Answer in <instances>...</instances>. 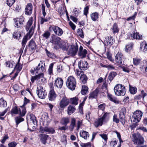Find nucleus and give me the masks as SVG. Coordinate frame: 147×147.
Wrapping results in <instances>:
<instances>
[{"label":"nucleus","mask_w":147,"mask_h":147,"mask_svg":"<svg viewBox=\"0 0 147 147\" xmlns=\"http://www.w3.org/2000/svg\"><path fill=\"white\" fill-rule=\"evenodd\" d=\"M114 90L115 95L117 96H123L126 92L125 86L120 84H117Z\"/></svg>","instance_id":"f257e3e1"},{"label":"nucleus","mask_w":147,"mask_h":147,"mask_svg":"<svg viewBox=\"0 0 147 147\" xmlns=\"http://www.w3.org/2000/svg\"><path fill=\"white\" fill-rule=\"evenodd\" d=\"M66 84L67 87L69 89L73 90L75 89L76 87V80L74 77L70 76L67 79Z\"/></svg>","instance_id":"f03ea898"},{"label":"nucleus","mask_w":147,"mask_h":147,"mask_svg":"<svg viewBox=\"0 0 147 147\" xmlns=\"http://www.w3.org/2000/svg\"><path fill=\"white\" fill-rule=\"evenodd\" d=\"M21 109H18L16 106L13 107L11 111V113L12 115L19 114L21 116H24L26 113V109L25 107H21Z\"/></svg>","instance_id":"7ed1b4c3"},{"label":"nucleus","mask_w":147,"mask_h":147,"mask_svg":"<svg viewBox=\"0 0 147 147\" xmlns=\"http://www.w3.org/2000/svg\"><path fill=\"white\" fill-rule=\"evenodd\" d=\"M133 141L134 144L137 146H140V145L143 144L144 143V138L140 134H133Z\"/></svg>","instance_id":"20e7f679"},{"label":"nucleus","mask_w":147,"mask_h":147,"mask_svg":"<svg viewBox=\"0 0 147 147\" xmlns=\"http://www.w3.org/2000/svg\"><path fill=\"white\" fill-rule=\"evenodd\" d=\"M78 50V46L77 43L71 45L70 48L68 51L67 54L69 56L74 57L77 54Z\"/></svg>","instance_id":"39448f33"},{"label":"nucleus","mask_w":147,"mask_h":147,"mask_svg":"<svg viewBox=\"0 0 147 147\" xmlns=\"http://www.w3.org/2000/svg\"><path fill=\"white\" fill-rule=\"evenodd\" d=\"M33 21V18H30L28 21L26 27V29L27 31H28L30 29L29 31V33L30 35H32L33 34L35 26V24L34 23V26H32L31 27Z\"/></svg>","instance_id":"423d86ee"},{"label":"nucleus","mask_w":147,"mask_h":147,"mask_svg":"<svg viewBox=\"0 0 147 147\" xmlns=\"http://www.w3.org/2000/svg\"><path fill=\"white\" fill-rule=\"evenodd\" d=\"M37 93L38 97L42 99H44L47 95L45 90L41 86L37 87Z\"/></svg>","instance_id":"0eeeda50"},{"label":"nucleus","mask_w":147,"mask_h":147,"mask_svg":"<svg viewBox=\"0 0 147 147\" xmlns=\"http://www.w3.org/2000/svg\"><path fill=\"white\" fill-rule=\"evenodd\" d=\"M143 113L140 111L137 110L135 112L132 116L133 121L138 123L140 121Z\"/></svg>","instance_id":"6e6552de"},{"label":"nucleus","mask_w":147,"mask_h":147,"mask_svg":"<svg viewBox=\"0 0 147 147\" xmlns=\"http://www.w3.org/2000/svg\"><path fill=\"white\" fill-rule=\"evenodd\" d=\"M45 65L44 61H40V63H39L37 66L36 69H34V71H36V74L38 73H41L45 70Z\"/></svg>","instance_id":"1a4fd4ad"},{"label":"nucleus","mask_w":147,"mask_h":147,"mask_svg":"<svg viewBox=\"0 0 147 147\" xmlns=\"http://www.w3.org/2000/svg\"><path fill=\"white\" fill-rule=\"evenodd\" d=\"M123 54L121 52H118L115 57V61L117 64L121 65L123 64Z\"/></svg>","instance_id":"9d476101"},{"label":"nucleus","mask_w":147,"mask_h":147,"mask_svg":"<svg viewBox=\"0 0 147 147\" xmlns=\"http://www.w3.org/2000/svg\"><path fill=\"white\" fill-rule=\"evenodd\" d=\"M49 29L50 31L53 30L55 34L58 36H61L63 34L62 29L57 26H51L49 27Z\"/></svg>","instance_id":"9b49d317"},{"label":"nucleus","mask_w":147,"mask_h":147,"mask_svg":"<svg viewBox=\"0 0 147 147\" xmlns=\"http://www.w3.org/2000/svg\"><path fill=\"white\" fill-rule=\"evenodd\" d=\"M126 109L125 107L122 108L120 111L119 117L121 120V122L123 125L125 124V115L126 113Z\"/></svg>","instance_id":"f8f14e48"},{"label":"nucleus","mask_w":147,"mask_h":147,"mask_svg":"<svg viewBox=\"0 0 147 147\" xmlns=\"http://www.w3.org/2000/svg\"><path fill=\"white\" fill-rule=\"evenodd\" d=\"M40 129L42 132H46L48 133L53 134L55 132L54 129L51 127L41 126L40 128Z\"/></svg>","instance_id":"ddd939ff"},{"label":"nucleus","mask_w":147,"mask_h":147,"mask_svg":"<svg viewBox=\"0 0 147 147\" xmlns=\"http://www.w3.org/2000/svg\"><path fill=\"white\" fill-rule=\"evenodd\" d=\"M79 68L82 70H86L88 68V64L86 61H81L78 63Z\"/></svg>","instance_id":"4468645a"},{"label":"nucleus","mask_w":147,"mask_h":147,"mask_svg":"<svg viewBox=\"0 0 147 147\" xmlns=\"http://www.w3.org/2000/svg\"><path fill=\"white\" fill-rule=\"evenodd\" d=\"M69 103V100L67 99L66 97H63L60 103V107L63 109L67 106Z\"/></svg>","instance_id":"2eb2a0df"},{"label":"nucleus","mask_w":147,"mask_h":147,"mask_svg":"<svg viewBox=\"0 0 147 147\" xmlns=\"http://www.w3.org/2000/svg\"><path fill=\"white\" fill-rule=\"evenodd\" d=\"M37 45L33 39H31L29 42L28 45L29 50L34 52L36 48Z\"/></svg>","instance_id":"dca6fc26"},{"label":"nucleus","mask_w":147,"mask_h":147,"mask_svg":"<svg viewBox=\"0 0 147 147\" xmlns=\"http://www.w3.org/2000/svg\"><path fill=\"white\" fill-rule=\"evenodd\" d=\"M87 51L85 49H83L82 47L80 46L78 52V55L81 58H84L86 57Z\"/></svg>","instance_id":"f3484780"},{"label":"nucleus","mask_w":147,"mask_h":147,"mask_svg":"<svg viewBox=\"0 0 147 147\" xmlns=\"http://www.w3.org/2000/svg\"><path fill=\"white\" fill-rule=\"evenodd\" d=\"M24 18L22 16H21L20 18H17L15 22L16 27H21L23 25V22L24 21Z\"/></svg>","instance_id":"a211bd4d"},{"label":"nucleus","mask_w":147,"mask_h":147,"mask_svg":"<svg viewBox=\"0 0 147 147\" xmlns=\"http://www.w3.org/2000/svg\"><path fill=\"white\" fill-rule=\"evenodd\" d=\"M57 45H58L60 48L63 51L67 50L69 47L67 43L63 41H59V44Z\"/></svg>","instance_id":"6ab92c4d"},{"label":"nucleus","mask_w":147,"mask_h":147,"mask_svg":"<svg viewBox=\"0 0 147 147\" xmlns=\"http://www.w3.org/2000/svg\"><path fill=\"white\" fill-rule=\"evenodd\" d=\"M32 5L31 3H29L26 6L25 9V14L27 15H30L32 13Z\"/></svg>","instance_id":"aec40b11"},{"label":"nucleus","mask_w":147,"mask_h":147,"mask_svg":"<svg viewBox=\"0 0 147 147\" xmlns=\"http://www.w3.org/2000/svg\"><path fill=\"white\" fill-rule=\"evenodd\" d=\"M39 136L41 142L43 144H45L47 143V140L49 136L47 134H39Z\"/></svg>","instance_id":"412c9836"},{"label":"nucleus","mask_w":147,"mask_h":147,"mask_svg":"<svg viewBox=\"0 0 147 147\" xmlns=\"http://www.w3.org/2000/svg\"><path fill=\"white\" fill-rule=\"evenodd\" d=\"M113 38L111 36L107 37L105 38L104 42L105 45L111 46L113 45L114 43Z\"/></svg>","instance_id":"4be33fe9"},{"label":"nucleus","mask_w":147,"mask_h":147,"mask_svg":"<svg viewBox=\"0 0 147 147\" xmlns=\"http://www.w3.org/2000/svg\"><path fill=\"white\" fill-rule=\"evenodd\" d=\"M56 96V94L55 93L53 89H51L50 90L49 92V100L51 101H53L55 99Z\"/></svg>","instance_id":"5701e85b"},{"label":"nucleus","mask_w":147,"mask_h":147,"mask_svg":"<svg viewBox=\"0 0 147 147\" xmlns=\"http://www.w3.org/2000/svg\"><path fill=\"white\" fill-rule=\"evenodd\" d=\"M63 84V81L62 79L58 78L55 81L54 85L58 88H61Z\"/></svg>","instance_id":"b1692460"},{"label":"nucleus","mask_w":147,"mask_h":147,"mask_svg":"<svg viewBox=\"0 0 147 147\" xmlns=\"http://www.w3.org/2000/svg\"><path fill=\"white\" fill-rule=\"evenodd\" d=\"M60 39L59 37H57L55 36H52L50 39V42L53 44L57 45L59 44V40Z\"/></svg>","instance_id":"393cba45"},{"label":"nucleus","mask_w":147,"mask_h":147,"mask_svg":"<svg viewBox=\"0 0 147 147\" xmlns=\"http://www.w3.org/2000/svg\"><path fill=\"white\" fill-rule=\"evenodd\" d=\"M99 92V89L97 88L90 93V95L88 97L90 99H92L94 98H96Z\"/></svg>","instance_id":"a878e982"},{"label":"nucleus","mask_w":147,"mask_h":147,"mask_svg":"<svg viewBox=\"0 0 147 147\" xmlns=\"http://www.w3.org/2000/svg\"><path fill=\"white\" fill-rule=\"evenodd\" d=\"M107 96L108 99L111 101H112L115 104H119L120 101L115 97H114L110 94L108 93Z\"/></svg>","instance_id":"bb28decb"},{"label":"nucleus","mask_w":147,"mask_h":147,"mask_svg":"<svg viewBox=\"0 0 147 147\" xmlns=\"http://www.w3.org/2000/svg\"><path fill=\"white\" fill-rule=\"evenodd\" d=\"M141 67H140L142 71H143L144 72L147 71V61H144L141 63Z\"/></svg>","instance_id":"cd10ccee"},{"label":"nucleus","mask_w":147,"mask_h":147,"mask_svg":"<svg viewBox=\"0 0 147 147\" xmlns=\"http://www.w3.org/2000/svg\"><path fill=\"white\" fill-rule=\"evenodd\" d=\"M80 136L82 138H83L85 140H86L87 138L89 137V133L84 131H81L80 132Z\"/></svg>","instance_id":"c85d7f7f"},{"label":"nucleus","mask_w":147,"mask_h":147,"mask_svg":"<svg viewBox=\"0 0 147 147\" xmlns=\"http://www.w3.org/2000/svg\"><path fill=\"white\" fill-rule=\"evenodd\" d=\"M39 74L35 76H32L31 79V81L32 82H33L34 80H38L39 79L43 77L44 74L42 73H39Z\"/></svg>","instance_id":"c756f323"},{"label":"nucleus","mask_w":147,"mask_h":147,"mask_svg":"<svg viewBox=\"0 0 147 147\" xmlns=\"http://www.w3.org/2000/svg\"><path fill=\"white\" fill-rule=\"evenodd\" d=\"M103 122L102 120L100 118L97 119H96L95 121L94 125L95 127H98L102 125Z\"/></svg>","instance_id":"7c9ffc66"},{"label":"nucleus","mask_w":147,"mask_h":147,"mask_svg":"<svg viewBox=\"0 0 147 147\" xmlns=\"http://www.w3.org/2000/svg\"><path fill=\"white\" fill-rule=\"evenodd\" d=\"M69 122V119L68 117H63L61 120V123L63 125L66 126Z\"/></svg>","instance_id":"2f4dec72"},{"label":"nucleus","mask_w":147,"mask_h":147,"mask_svg":"<svg viewBox=\"0 0 147 147\" xmlns=\"http://www.w3.org/2000/svg\"><path fill=\"white\" fill-rule=\"evenodd\" d=\"M103 122H107L109 118V113L106 112L100 118Z\"/></svg>","instance_id":"473e14b6"},{"label":"nucleus","mask_w":147,"mask_h":147,"mask_svg":"<svg viewBox=\"0 0 147 147\" xmlns=\"http://www.w3.org/2000/svg\"><path fill=\"white\" fill-rule=\"evenodd\" d=\"M22 116L17 117L15 118V120L16 122V127H17L18 125L21 122L24 121V119L22 118Z\"/></svg>","instance_id":"72a5a7b5"},{"label":"nucleus","mask_w":147,"mask_h":147,"mask_svg":"<svg viewBox=\"0 0 147 147\" xmlns=\"http://www.w3.org/2000/svg\"><path fill=\"white\" fill-rule=\"evenodd\" d=\"M13 37L15 39H19L21 36V34L20 31H15L13 33Z\"/></svg>","instance_id":"f704fd0d"},{"label":"nucleus","mask_w":147,"mask_h":147,"mask_svg":"<svg viewBox=\"0 0 147 147\" xmlns=\"http://www.w3.org/2000/svg\"><path fill=\"white\" fill-rule=\"evenodd\" d=\"M91 19L94 21H96L98 17V14L96 12L92 13L90 14Z\"/></svg>","instance_id":"c9c22d12"},{"label":"nucleus","mask_w":147,"mask_h":147,"mask_svg":"<svg viewBox=\"0 0 147 147\" xmlns=\"http://www.w3.org/2000/svg\"><path fill=\"white\" fill-rule=\"evenodd\" d=\"M129 91L131 94H134L137 92V88L136 87H133L130 85H129Z\"/></svg>","instance_id":"e433bc0d"},{"label":"nucleus","mask_w":147,"mask_h":147,"mask_svg":"<svg viewBox=\"0 0 147 147\" xmlns=\"http://www.w3.org/2000/svg\"><path fill=\"white\" fill-rule=\"evenodd\" d=\"M134 44L132 42H130L129 44L126 45L125 51L127 52L130 51L132 49Z\"/></svg>","instance_id":"4c0bfd02"},{"label":"nucleus","mask_w":147,"mask_h":147,"mask_svg":"<svg viewBox=\"0 0 147 147\" xmlns=\"http://www.w3.org/2000/svg\"><path fill=\"white\" fill-rule=\"evenodd\" d=\"M68 114L70 115L75 111L76 109L74 106L70 105L68 107Z\"/></svg>","instance_id":"58836bf2"},{"label":"nucleus","mask_w":147,"mask_h":147,"mask_svg":"<svg viewBox=\"0 0 147 147\" xmlns=\"http://www.w3.org/2000/svg\"><path fill=\"white\" fill-rule=\"evenodd\" d=\"M80 79L83 83L85 84L87 82L88 78L86 75L82 74L80 77Z\"/></svg>","instance_id":"ea45409f"},{"label":"nucleus","mask_w":147,"mask_h":147,"mask_svg":"<svg viewBox=\"0 0 147 147\" xmlns=\"http://www.w3.org/2000/svg\"><path fill=\"white\" fill-rule=\"evenodd\" d=\"M51 33L48 31H46L42 35L43 37V38L47 39L50 36Z\"/></svg>","instance_id":"a19ab883"},{"label":"nucleus","mask_w":147,"mask_h":147,"mask_svg":"<svg viewBox=\"0 0 147 147\" xmlns=\"http://www.w3.org/2000/svg\"><path fill=\"white\" fill-rule=\"evenodd\" d=\"M117 75V73L115 72H112L110 73L109 74V76H108V79L110 81H111Z\"/></svg>","instance_id":"79ce46f5"},{"label":"nucleus","mask_w":147,"mask_h":147,"mask_svg":"<svg viewBox=\"0 0 147 147\" xmlns=\"http://www.w3.org/2000/svg\"><path fill=\"white\" fill-rule=\"evenodd\" d=\"M113 31L114 34L118 33L119 31V30L117 24L116 23H114L113 28Z\"/></svg>","instance_id":"37998d69"},{"label":"nucleus","mask_w":147,"mask_h":147,"mask_svg":"<svg viewBox=\"0 0 147 147\" xmlns=\"http://www.w3.org/2000/svg\"><path fill=\"white\" fill-rule=\"evenodd\" d=\"M7 103L6 101H5L2 98L0 99V107H6Z\"/></svg>","instance_id":"c03bdc74"},{"label":"nucleus","mask_w":147,"mask_h":147,"mask_svg":"<svg viewBox=\"0 0 147 147\" xmlns=\"http://www.w3.org/2000/svg\"><path fill=\"white\" fill-rule=\"evenodd\" d=\"M130 36L132 37L133 38L136 39H140V37L137 33L130 34Z\"/></svg>","instance_id":"a18cd8bd"},{"label":"nucleus","mask_w":147,"mask_h":147,"mask_svg":"<svg viewBox=\"0 0 147 147\" xmlns=\"http://www.w3.org/2000/svg\"><path fill=\"white\" fill-rule=\"evenodd\" d=\"M30 119L32 121L34 125H37V121L35 119V116L33 115H30Z\"/></svg>","instance_id":"49530a36"},{"label":"nucleus","mask_w":147,"mask_h":147,"mask_svg":"<svg viewBox=\"0 0 147 147\" xmlns=\"http://www.w3.org/2000/svg\"><path fill=\"white\" fill-rule=\"evenodd\" d=\"M16 0H7V4L9 7L11 6Z\"/></svg>","instance_id":"de8ad7c7"},{"label":"nucleus","mask_w":147,"mask_h":147,"mask_svg":"<svg viewBox=\"0 0 147 147\" xmlns=\"http://www.w3.org/2000/svg\"><path fill=\"white\" fill-rule=\"evenodd\" d=\"M71 103L75 105H77L78 104V99L76 97H75L72 98H71Z\"/></svg>","instance_id":"09e8293b"},{"label":"nucleus","mask_w":147,"mask_h":147,"mask_svg":"<svg viewBox=\"0 0 147 147\" xmlns=\"http://www.w3.org/2000/svg\"><path fill=\"white\" fill-rule=\"evenodd\" d=\"M78 35L82 38H83L84 37L83 30L79 28L77 31Z\"/></svg>","instance_id":"8fccbe9b"},{"label":"nucleus","mask_w":147,"mask_h":147,"mask_svg":"<svg viewBox=\"0 0 147 147\" xmlns=\"http://www.w3.org/2000/svg\"><path fill=\"white\" fill-rule=\"evenodd\" d=\"M80 146L82 147H91V144L90 142L86 143H82L80 144Z\"/></svg>","instance_id":"3c124183"},{"label":"nucleus","mask_w":147,"mask_h":147,"mask_svg":"<svg viewBox=\"0 0 147 147\" xmlns=\"http://www.w3.org/2000/svg\"><path fill=\"white\" fill-rule=\"evenodd\" d=\"M117 115L114 114L113 117V122H115L117 123H118L119 122V119L117 118Z\"/></svg>","instance_id":"603ef678"},{"label":"nucleus","mask_w":147,"mask_h":147,"mask_svg":"<svg viewBox=\"0 0 147 147\" xmlns=\"http://www.w3.org/2000/svg\"><path fill=\"white\" fill-rule=\"evenodd\" d=\"M141 59H133L134 64L136 65H138L140 62Z\"/></svg>","instance_id":"864d4df0"},{"label":"nucleus","mask_w":147,"mask_h":147,"mask_svg":"<svg viewBox=\"0 0 147 147\" xmlns=\"http://www.w3.org/2000/svg\"><path fill=\"white\" fill-rule=\"evenodd\" d=\"M53 66V63H51L49 66V67L48 69V72L49 74L50 75H51L52 73Z\"/></svg>","instance_id":"5fc2aeb1"},{"label":"nucleus","mask_w":147,"mask_h":147,"mask_svg":"<svg viewBox=\"0 0 147 147\" xmlns=\"http://www.w3.org/2000/svg\"><path fill=\"white\" fill-rule=\"evenodd\" d=\"M105 66L109 70H114L115 69V67L111 65H105Z\"/></svg>","instance_id":"6e6d98bb"},{"label":"nucleus","mask_w":147,"mask_h":147,"mask_svg":"<svg viewBox=\"0 0 147 147\" xmlns=\"http://www.w3.org/2000/svg\"><path fill=\"white\" fill-rule=\"evenodd\" d=\"M138 130H140L143 131L144 132H147V129L146 128L144 127L143 126H141L138 127Z\"/></svg>","instance_id":"4d7b16f0"},{"label":"nucleus","mask_w":147,"mask_h":147,"mask_svg":"<svg viewBox=\"0 0 147 147\" xmlns=\"http://www.w3.org/2000/svg\"><path fill=\"white\" fill-rule=\"evenodd\" d=\"M89 10V7L88 6H86L85 7L84 10V14L86 16L88 13Z\"/></svg>","instance_id":"13d9d810"},{"label":"nucleus","mask_w":147,"mask_h":147,"mask_svg":"<svg viewBox=\"0 0 147 147\" xmlns=\"http://www.w3.org/2000/svg\"><path fill=\"white\" fill-rule=\"evenodd\" d=\"M6 64L7 67H9L12 68L13 66V63L10 61L7 62L6 63Z\"/></svg>","instance_id":"bf43d9fd"},{"label":"nucleus","mask_w":147,"mask_h":147,"mask_svg":"<svg viewBox=\"0 0 147 147\" xmlns=\"http://www.w3.org/2000/svg\"><path fill=\"white\" fill-rule=\"evenodd\" d=\"M29 101L30 100L27 99L26 97H25L24 104L22 106H21V107H24L25 105H26L27 103H28Z\"/></svg>","instance_id":"052dcab7"},{"label":"nucleus","mask_w":147,"mask_h":147,"mask_svg":"<svg viewBox=\"0 0 147 147\" xmlns=\"http://www.w3.org/2000/svg\"><path fill=\"white\" fill-rule=\"evenodd\" d=\"M45 51L48 57H51L53 56V53H50V52L47 49H45Z\"/></svg>","instance_id":"680f3d73"},{"label":"nucleus","mask_w":147,"mask_h":147,"mask_svg":"<svg viewBox=\"0 0 147 147\" xmlns=\"http://www.w3.org/2000/svg\"><path fill=\"white\" fill-rule=\"evenodd\" d=\"M9 147H15L17 143L15 142H12L8 144Z\"/></svg>","instance_id":"e2e57ef3"},{"label":"nucleus","mask_w":147,"mask_h":147,"mask_svg":"<svg viewBox=\"0 0 147 147\" xmlns=\"http://www.w3.org/2000/svg\"><path fill=\"white\" fill-rule=\"evenodd\" d=\"M47 19L41 17L40 19V23L41 24H42L44 22H47Z\"/></svg>","instance_id":"0e129e2a"},{"label":"nucleus","mask_w":147,"mask_h":147,"mask_svg":"<svg viewBox=\"0 0 147 147\" xmlns=\"http://www.w3.org/2000/svg\"><path fill=\"white\" fill-rule=\"evenodd\" d=\"M146 44V42L144 41L142 42L140 44V49L141 50L142 49H144Z\"/></svg>","instance_id":"69168bd1"},{"label":"nucleus","mask_w":147,"mask_h":147,"mask_svg":"<svg viewBox=\"0 0 147 147\" xmlns=\"http://www.w3.org/2000/svg\"><path fill=\"white\" fill-rule=\"evenodd\" d=\"M100 136L101 138L104 140L105 141L107 142L108 138L107 136L105 134H100Z\"/></svg>","instance_id":"338daca9"},{"label":"nucleus","mask_w":147,"mask_h":147,"mask_svg":"<svg viewBox=\"0 0 147 147\" xmlns=\"http://www.w3.org/2000/svg\"><path fill=\"white\" fill-rule=\"evenodd\" d=\"M82 72L81 71H79L76 70V74L78 78H80V77L81 76V74H82Z\"/></svg>","instance_id":"774afa93"}]
</instances>
